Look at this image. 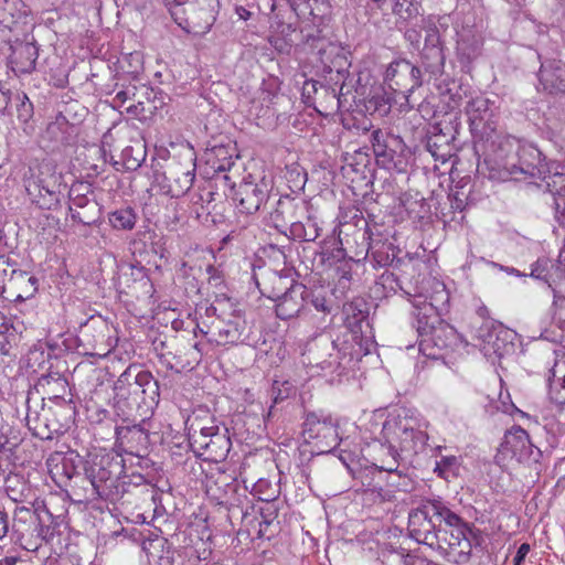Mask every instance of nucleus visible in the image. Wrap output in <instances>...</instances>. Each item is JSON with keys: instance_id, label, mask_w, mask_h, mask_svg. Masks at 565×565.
<instances>
[{"instance_id": "nucleus-1", "label": "nucleus", "mask_w": 565, "mask_h": 565, "mask_svg": "<svg viewBox=\"0 0 565 565\" xmlns=\"http://www.w3.org/2000/svg\"><path fill=\"white\" fill-rule=\"evenodd\" d=\"M120 463L113 461L108 457L100 458L85 468V477L81 478L87 482L89 488H84L85 499H103L107 501H117L121 497L122 486L119 482Z\"/></svg>"}, {"instance_id": "nucleus-2", "label": "nucleus", "mask_w": 565, "mask_h": 565, "mask_svg": "<svg viewBox=\"0 0 565 565\" xmlns=\"http://www.w3.org/2000/svg\"><path fill=\"white\" fill-rule=\"evenodd\" d=\"M497 108L494 103L483 95L470 98L465 107L470 131L475 139L491 141L497 137Z\"/></svg>"}, {"instance_id": "nucleus-3", "label": "nucleus", "mask_w": 565, "mask_h": 565, "mask_svg": "<svg viewBox=\"0 0 565 565\" xmlns=\"http://www.w3.org/2000/svg\"><path fill=\"white\" fill-rule=\"evenodd\" d=\"M23 184L30 201L40 209L52 210L60 203V184L54 174L44 175L36 167H29Z\"/></svg>"}, {"instance_id": "nucleus-4", "label": "nucleus", "mask_w": 565, "mask_h": 565, "mask_svg": "<svg viewBox=\"0 0 565 565\" xmlns=\"http://www.w3.org/2000/svg\"><path fill=\"white\" fill-rule=\"evenodd\" d=\"M303 435L308 440H317L321 451H330L340 443L337 420L322 412L307 414Z\"/></svg>"}, {"instance_id": "nucleus-5", "label": "nucleus", "mask_w": 565, "mask_h": 565, "mask_svg": "<svg viewBox=\"0 0 565 565\" xmlns=\"http://www.w3.org/2000/svg\"><path fill=\"white\" fill-rule=\"evenodd\" d=\"M500 454L525 465L537 463L542 456L541 450L532 444L527 431L520 426H513L505 433Z\"/></svg>"}, {"instance_id": "nucleus-6", "label": "nucleus", "mask_w": 565, "mask_h": 565, "mask_svg": "<svg viewBox=\"0 0 565 565\" xmlns=\"http://www.w3.org/2000/svg\"><path fill=\"white\" fill-rule=\"evenodd\" d=\"M384 82L390 89L407 97L422 86V72L407 60H396L387 66Z\"/></svg>"}, {"instance_id": "nucleus-7", "label": "nucleus", "mask_w": 565, "mask_h": 565, "mask_svg": "<svg viewBox=\"0 0 565 565\" xmlns=\"http://www.w3.org/2000/svg\"><path fill=\"white\" fill-rule=\"evenodd\" d=\"M504 169L514 180L546 179L547 173H551L542 153L534 147H521L518 151V162H507Z\"/></svg>"}, {"instance_id": "nucleus-8", "label": "nucleus", "mask_w": 565, "mask_h": 565, "mask_svg": "<svg viewBox=\"0 0 565 565\" xmlns=\"http://www.w3.org/2000/svg\"><path fill=\"white\" fill-rule=\"evenodd\" d=\"M436 518L434 514V504L431 501L423 503L420 507L411 511L408 515V531L411 537L420 544L429 547L438 545L436 526Z\"/></svg>"}, {"instance_id": "nucleus-9", "label": "nucleus", "mask_w": 565, "mask_h": 565, "mask_svg": "<svg viewBox=\"0 0 565 565\" xmlns=\"http://www.w3.org/2000/svg\"><path fill=\"white\" fill-rule=\"evenodd\" d=\"M424 312L417 313V323L415 326L418 337L420 338L419 345L433 343L439 349H446L449 347L448 339H455V330L448 326H444L436 313L434 317H429L426 306L422 308Z\"/></svg>"}, {"instance_id": "nucleus-10", "label": "nucleus", "mask_w": 565, "mask_h": 565, "mask_svg": "<svg viewBox=\"0 0 565 565\" xmlns=\"http://www.w3.org/2000/svg\"><path fill=\"white\" fill-rule=\"evenodd\" d=\"M307 296V288L302 284L289 286L282 292V288L269 290L267 297L276 302V315L279 319H291L301 311Z\"/></svg>"}, {"instance_id": "nucleus-11", "label": "nucleus", "mask_w": 565, "mask_h": 565, "mask_svg": "<svg viewBox=\"0 0 565 565\" xmlns=\"http://www.w3.org/2000/svg\"><path fill=\"white\" fill-rule=\"evenodd\" d=\"M290 7L302 21L321 32V28L327 25L331 19L332 6L330 0H288Z\"/></svg>"}, {"instance_id": "nucleus-12", "label": "nucleus", "mask_w": 565, "mask_h": 565, "mask_svg": "<svg viewBox=\"0 0 565 565\" xmlns=\"http://www.w3.org/2000/svg\"><path fill=\"white\" fill-rule=\"evenodd\" d=\"M204 335L210 334L209 342L217 345L238 344L243 341L246 322L243 316H234L233 319L214 320L209 331L199 328Z\"/></svg>"}, {"instance_id": "nucleus-13", "label": "nucleus", "mask_w": 565, "mask_h": 565, "mask_svg": "<svg viewBox=\"0 0 565 565\" xmlns=\"http://www.w3.org/2000/svg\"><path fill=\"white\" fill-rule=\"evenodd\" d=\"M473 537V530L469 525L456 529H438V545H433L431 548L444 552L448 550L457 551L460 558L467 559L471 554Z\"/></svg>"}, {"instance_id": "nucleus-14", "label": "nucleus", "mask_w": 565, "mask_h": 565, "mask_svg": "<svg viewBox=\"0 0 565 565\" xmlns=\"http://www.w3.org/2000/svg\"><path fill=\"white\" fill-rule=\"evenodd\" d=\"M269 183L262 179L258 183L244 181L235 192L234 201L242 213L253 214L267 201Z\"/></svg>"}, {"instance_id": "nucleus-15", "label": "nucleus", "mask_w": 565, "mask_h": 565, "mask_svg": "<svg viewBox=\"0 0 565 565\" xmlns=\"http://www.w3.org/2000/svg\"><path fill=\"white\" fill-rule=\"evenodd\" d=\"M195 169H184L181 164H174L169 171L158 177L160 191L171 198L184 195L193 185Z\"/></svg>"}, {"instance_id": "nucleus-16", "label": "nucleus", "mask_w": 565, "mask_h": 565, "mask_svg": "<svg viewBox=\"0 0 565 565\" xmlns=\"http://www.w3.org/2000/svg\"><path fill=\"white\" fill-rule=\"evenodd\" d=\"M413 296L423 299L418 303H423L427 309L436 311L437 315L446 310L449 302V294L445 284L431 277L424 278L422 286Z\"/></svg>"}, {"instance_id": "nucleus-17", "label": "nucleus", "mask_w": 565, "mask_h": 565, "mask_svg": "<svg viewBox=\"0 0 565 565\" xmlns=\"http://www.w3.org/2000/svg\"><path fill=\"white\" fill-rule=\"evenodd\" d=\"M388 433H402L404 434L403 440L399 447V452L408 455H415L424 450L426 441L428 439L427 434L417 427V423L414 418L404 416V422H399L396 426L394 424L388 427Z\"/></svg>"}, {"instance_id": "nucleus-18", "label": "nucleus", "mask_w": 565, "mask_h": 565, "mask_svg": "<svg viewBox=\"0 0 565 565\" xmlns=\"http://www.w3.org/2000/svg\"><path fill=\"white\" fill-rule=\"evenodd\" d=\"M81 462L79 456L75 451L52 454L47 460V469L56 482L70 481L77 476L78 465Z\"/></svg>"}, {"instance_id": "nucleus-19", "label": "nucleus", "mask_w": 565, "mask_h": 565, "mask_svg": "<svg viewBox=\"0 0 565 565\" xmlns=\"http://www.w3.org/2000/svg\"><path fill=\"white\" fill-rule=\"evenodd\" d=\"M190 444L194 451H202L200 455H206L214 461L224 459L231 446V441L225 435H216L211 439L210 436H202L195 430L190 435Z\"/></svg>"}, {"instance_id": "nucleus-20", "label": "nucleus", "mask_w": 565, "mask_h": 565, "mask_svg": "<svg viewBox=\"0 0 565 565\" xmlns=\"http://www.w3.org/2000/svg\"><path fill=\"white\" fill-rule=\"evenodd\" d=\"M38 47L32 43H19L12 49L10 64L14 73L29 74L35 68Z\"/></svg>"}, {"instance_id": "nucleus-21", "label": "nucleus", "mask_w": 565, "mask_h": 565, "mask_svg": "<svg viewBox=\"0 0 565 565\" xmlns=\"http://www.w3.org/2000/svg\"><path fill=\"white\" fill-rule=\"evenodd\" d=\"M539 76L544 90L551 94H565V65H542Z\"/></svg>"}, {"instance_id": "nucleus-22", "label": "nucleus", "mask_w": 565, "mask_h": 565, "mask_svg": "<svg viewBox=\"0 0 565 565\" xmlns=\"http://www.w3.org/2000/svg\"><path fill=\"white\" fill-rule=\"evenodd\" d=\"M399 422H404V416H388L386 420L383 423L380 437L377 438L383 450L388 454L397 455V450L399 451V447L403 440L404 434L402 433H388V427L394 424H398Z\"/></svg>"}, {"instance_id": "nucleus-23", "label": "nucleus", "mask_w": 565, "mask_h": 565, "mask_svg": "<svg viewBox=\"0 0 565 565\" xmlns=\"http://www.w3.org/2000/svg\"><path fill=\"white\" fill-rule=\"evenodd\" d=\"M481 39L471 32L462 33L457 41V55L461 63L468 64L481 52Z\"/></svg>"}, {"instance_id": "nucleus-24", "label": "nucleus", "mask_w": 565, "mask_h": 565, "mask_svg": "<svg viewBox=\"0 0 565 565\" xmlns=\"http://www.w3.org/2000/svg\"><path fill=\"white\" fill-rule=\"evenodd\" d=\"M548 394L553 402L565 405V362L555 363L550 371Z\"/></svg>"}, {"instance_id": "nucleus-25", "label": "nucleus", "mask_w": 565, "mask_h": 565, "mask_svg": "<svg viewBox=\"0 0 565 565\" xmlns=\"http://www.w3.org/2000/svg\"><path fill=\"white\" fill-rule=\"evenodd\" d=\"M207 316H215V320L233 319L234 316H243L235 300L226 295L216 296L214 302L206 308Z\"/></svg>"}, {"instance_id": "nucleus-26", "label": "nucleus", "mask_w": 565, "mask_h": 565, "mask_svg": "<svg viewBox=\"0 0 565 565\" xmlns=\"http://www.w3.org/2000/svg\"><path fill=\"white\" fill-rule=\"evenodd\" d=\"M308 40H312V46L317 49V54L319 56V61L322 64V68H326L329 63L333 61L337 56L342 54V46L338 43L331 42L323 38L315 36L311 33L307 34Z\"/></svg>"}, {"instance_id": "nucleus-27", "label": "nucleus", "mask_w": 565, "mask_h": 565, "mask_svg": "<svg viewBox=\"0 0 565 565\" xmlns=\"http://www.w3.org/2000/svg\"><path fill=\"white\" fill-rule=\"evenodd\" d=\"M136 386L141 388L142 393L147 392L149 385L157 386V382H153V377L148 371H139L137 374H132L131 369H127L117 380L115 388L120 391L125 385Z\"/></svg>"}, {"instance_id": "nucleus-28", "label": "nucleus", "mask_w": 565, "mask_h": 565, "mask_svg": "<svg viewBox=\"0 0 565 565\" xmlns=\"http://www.w3.org/2000/svg\"><path fill=\"white\" fill-rule=\"evenodd\" d=\"M290 233L294 238L303 242H313L320 236V227L316 218L307 216L306 222L296 221L290 224Z\"/></svg>"}, {"instance_id": "nucleus-29", "label": "nucleus", "mask_w": 565, "mask_h": 565, "mask_svg": "<svg viewBox=\"0 0 565 565\" xmlns=\"http://www.w3.org/2000/svg\"><path fill=\"white\" fill-rule=\"evenodd\" d=\"M431 504H434V514L436 520L444 522V526L439 525L438 529H456L468 526V524L463 522L459 515L444 505L440 501H431Z\"/></svg>"}, {"instance_id": "nucleus-30", "label": "nucleus", "mask_w": 565, "mask_h": 565, "mask_svg": "<svg viewBox=\"0 0 565 565\" xmlns=\"http://www.w3.org/2000/svg\"><path fill=\"white\" fill-rule=\"evenodd\" d=\"M108 220L115 230L130 231L136 225L137 215L134 209L127 206L111 212Z\"/></svg>"}, {"instance_id": "nucleus-31", "label": "nucleus", "mask_w": 565, "mask_h": 565, "mask_svg": "<svg viewBox=\"0 0 565 565\" xmlns=\"http://www.w3.org/2000/svg\"><path fill=\"white\" fill-rule=\"evenodd\" d=\"M350 63L348 61V52L342 49V54L333 58L322 72L330 75V81L338 84L343 81L349 73Z\"/></svg>"}, {"instance_id": "nucleus-32", "label": "nucleus", "mask_w": 565, "mask_h": 565, "mask_svg": "<svg viewBox=\"0 0 565 565\" xmlns=\"http://www.w3.org/2000/svg\"><path fill=\"white\" fill-rule=\"evenodd\" d=\"M422 58L425 61L429 72L437 73L444 70L446 58L441 46L423 49Z\"/></svg>"}, {"instance_id": "nucleus-33", "label": "nucleus", "mask_w": 565, "mask_h": 565, "mask_svg": "<svg viewBox=\"0 0 565 565\" xmlns=\"http://www.w3.org/2000/svg\"><path fill=\"white\" fill-rule=\"evenodd\" d=\"M513 335L511 330L504 329L502 326L494 327L491 332L488 333L484 342L492 343L494 353L502 355L505 352V345H501L500 341L508 340Z\"/></svg>"}, {"instance_id": "nucleus-34", "label": "nucleus", "mask_w": 565, "mask_h": 565, "mask_svg": "<svg viewBox=\"0 0 565 565\" xmlns=\"http://www.w3.org/2000/svg\"><path fill=\"white\" fill-rule=\"evenodd\" d=\"M372 146L377 158L392 159L393 151L390 149L387 137L382 130H374L372 132Z\"/></svg>"}, {"instance_id": "nucleus-35", "label": "nucleus", "mask_w": 565, "mask_h": 565, "mask_svg": "<svg viewBox=\"0 0 565 565\" xmlns=\"http://www.w3.org/2000/svg\"><path fill=\"white\" fill-rule=\"evenodd\" d=\"M17 117L21 122H28L33 116V105L24 93L15 95Z\"/></svg>"}, {"instance_id": "nucleus-36", "label": "nucleus", "mask_w": 565, "mask_h": 565, "mask_svg": "<svg viewBox=\"0 0 565 565\" xmlns=\"http://www.w3.org/2000/svg\"><path fill=\"white\" fill-rule=\"evenodd\" d=\"M422 29L425 32V43L423 49L441 46L439 30L435 23H433L431 21L423 20Z\"/></svg>"}, {"instance_id": "nucleus-37", "label": "nucleus", "mask_w": 565, "mask_h": 565, "mask_svg": "<svg viewBox=\"0 0 565 565\" xmlns=\"http://www.w3.org/2000/svg\"><path fill=\"white\" fill-rule=\"evenodd\" d=\"M457 466L458 461L456 457H443L439 461L436 462L435 472H437L439 477L448 480L450 477L456 476L455 469Z\"/></svg>"}, {"instance_id": "nucleus-38", "label": "nucleus", "mask_w": 565, "mask_h": 565, "mask_svg": "<svg viewBox=\"0 0 565 565\" xmlns=\"http://www.w3.org/2000/svg\"><path fill=\"white\" fill-rule=\"evenodd\" d=\"M363 306L362 301H351L344 305L343 310L350 323H356L366 318L367 311L362 308Z\"/></svg>"}, {"instance_id": "nucleus-39", "label": "nucleus", "mask_w": 565, "mask_h": 565, "mask_svg": "<svg viewBox=\"0 0 565 565\" xmlns=\"http://www.w3.org/2000/svg\"><path fill=\"white\" fill-rule=\"evenodd\" d=\"M66 128L67 122L63 118L62 120L50 122L46 127V135L56 142H64Z\"/></svg>"}, {"instance_id": "nucleus-40", "label": "nucleus", "mask_w": 565, "mask_h": 565, "mask_svg": "<svg viewBox=\"0 0 565 565\" xmlns=\"http://www.w3.org/2000/svg\"><path fill=\"white\" fill-rule=\"evenodd\" d=\"M96 212L94 210H88L81 212L76 209L70 207V214L73 222L81 223L83 225H92L96 222Z\"/></svg>"}, {"instance_id": "nucleus-41", "label": "nucleus", "mask_w": 565, "mask_h": 565, "mask_svg": "<svg viewBox=\"0 0 565 565\" xmlns=\"http://www.w3.org/2000/svg\"><path fill=\"white\" fill-rule=\"evenodd\" d=\"M551 181L547 182V186L551 192H555L562 195L565 192V172L555 171L552 175H548Z\"/></svg>"}, {"instance_id": "nucleus-42", "label": "nucleus", "mask_w": 565, "mask_h": 565, "mask_svg": "<svg viewBox=\"0 0 565 565\" xmlns=\"http://www.w3.org/2000/svg\"><path fill=\"white\" fill-rule=\"evenodd\" d=\"M550 260L548 259H537L532 266H531V276L537 279H543L545 281L547 280V268H548Z\"/></svg>"}, {"instance_id": "nucleus-43", "label": "nucleus", "mask_w": 565, "mask_h": 565, "mask_svg": "<svg viewBox=\"0 0 565 565\" xmlns=\"http://www.w3.org/2000/svg\"><path fill=\"white\" fill-rule=\"evenodd\" d=\"M422 26H423V23L411 26V28L406 29L405 34H404L406 41L409 42V44L416 49H419V45H420L422 31H423Z\"/></svg>"}, {"instance_id": "nucleus-44", "label": "nucleus", "mask_w": 565, "mask_h": 565, "mask_svg": "<svg viewBox=\"0 0 565 565\" xmlns=\"http://www.w3.org/2000/svg\"><path fill=\"white\" fill-rule=\"evenodd\" d=\"M269 280L273 282L271 290L276 288V290H279L282 288V292L286 291L289 286L295 285L294 280L290 279L288 276H281L277 273H271L269 276Z\"/></svg>"}, {"instance_id": "nucleus-45", "label": "nucleus", "mask_w": 565, "mask_h": 565, "mask_svg": "<svg viewBox=\"0 0 565 565\" xmlns=\"http://www.w3.org/2000/svg\"><path fill=\"white\" fill-rule=\"evenodd\" d=\"M70 207L76 209L79 211V209H88L98 211L97 203L94 201H90L86 195H76L72 199V205Z\"/></svg>"}, {"instance_id": "nucleus-46", "label": "nucleus", "mask_w": 565, "mask_h": 565, "mask_svg": "<svg viewBox=\"0 0 565 565\" xmlns=\"http://www.w3.org/2000/svg\"><path fill=\"white\" fill-rule=\"evenodd\" d=\"M387 454V458L382 460V463L379 467L380 470L387 472H395L398 468V458L401 457V452L397 450V455Z\"/></svg>"}, {"instance_id": "nucleus-47", "label": "nucleus", "mask_w": 565, "mask_h": 565, "mask_svg": "<svg viewBox=\"0 0 565 565\" xmlns=\"http://www.w3.org/2000/svg\"><path fill=\"white\" fill-rule=\"evenodd\" d=\"M206 493L215 499L220 504H232L231 499L227 497V492L224 494H217L216 490L210 483L206 484Z\"/></svg>"}, {"instance_id": "nucleus-48", "label": "nucleus", "mask_w": 565, "mask_h": 565, "mask_svg": "<svg viewBox=\"0 0 565 565\" xmlns=\"http://www.w3.org/2000/svg\"><path fill=\"white\" fill-rule=\"evenodd\" d=\"M15 520L19 522H28L34 519V514L31 509L25 507H20L15 509L14 512Z\"/></svg>"}, {"instance_id": "nucleus-49", "label": "nucleus", "mask_w": 565, "mask_h": 565, "mask_svg": "<svg viewBox=\"0 0 565 565\" xmlns=\"http://www.w3.org/2000/svg\"><path fill=\"white\" fill-rule=\"evenodd\" d=\"M167 2V4H171V3H175V7L174 9H171V15L172 18L174 19V21L182 28V29H188V24H186V21H183L182 19H180L178 17V11L180 10V6L182 4V1L183 0H164Z\"/></svg>"}, {"instance_id": "nucleus-50", "label": "nucleus", "mask_w": 565, "mask_h": 565, "mask_svg": "<svg viewBox=\"0 0 565 565\" xmlns=\"http://www.w3.org/2000/svg\"><path fill=\"white\" fill-rule=\"evenodd\" d=\"M135 90L136 87H131L117 92L114 102L117 103L118 106H122L130 98L131 95H135Z\"/></svg>"}, {"instance_id": "nucleus-51", "label": "nucleus", "mask_w": 565, "mask_h": 565, "mask_svg": "<svg viewBox=\"0 0 565 565\" xmlns=\"http://www.w3.org/2000/svg\"><path fill=\"white\" fill-rule=\"evenodd\" d=\"M9 515L4 509H0V540L4 539L9 533Z\"/></svg>"}, {"instance_id": "nucleus-52", "label": "nucleus", "mask_w": 565, "mask_h": 565, "mask_svg": "<svg viewBox=\"0 0 565 565\" xmlns=\"http://www.w3.org/2000/svg\"><path fill=\"white\" fill-rule=\"evenodd\" d=\"M202 351H203L202 344L199 342L194 343L192 345V348L189 350V352L186 353V355H189L191 359L189 361V363L193 362V363L198 364L201 360Z\"/></svg>"}, {"instance_id": "nucleus-53", "label": "nucleus", "mask_w": 565, "mask_h": 565, "mask_svg": "<svg viewBox=\"0 0 565 565\" xmlns=\"http://www.w3.org/2000/svg\"><path fill=\"white\" fill-rule=\"evenodd\" d=\"M530 552V545L527 543H523L518 548L516 555L513 558L514 565H521Z\"/></svg>"}, {"instance_id": "nucleus-54", "label": "nucleus", "mask_w": 565, "mask_h": 565, "mask_svg": "<svg viewBox=\"0 0 565 565\" xmlns=\"http://www.w3.org/2000/svg\"><path fill=\"white\" fill-rule=\"evenodd\" d=\"M312 306L321 312H328L329 308L327 306V300L323 296L317 295L311 298Z\"/></svg>"}, {"instance_id": "nucleus-55", "label": "nucleus", "mask_w": 565, "mask_h": 565, "mask_svg": "<svg viewBox=\"0 0 565 565\" xmlns=\"http://www.w3.org/2000/svg\"><path fill=\"white\" fill-rule=\"evenodd\" d=\"M282 386H284V391L279 388L278 393L274 397L275 403H278L279 401H282L286 397H288V395L292 388L291 384L287 381L282 383Z\"/></svg>"}, {"instance_id": "nucleus-56", "label": "nucleus", "mask_w": 565, "mask_h": 565, "mask_svg": "<svg viewBox=\"0 0 565 565\" xmlns=\"http://www.w3.org/2000/svg\"><path fill=\"white\" fill-rule=\"evenodd\" d=\"M199 434L202 436H210L211 439H212V437L214 438L216 435H221L218 433L217 426L200 427Z\"/></svg>"}, {"instance_id": "nucleus-57", "label": "nucleus", "mask_w": 565, "mask_h": 565, "mask_svg": "<svg viewBox=\"0 0 565 565\" xmlns=\"http://www.w3.org/2000/svg\"><path fill=\"white\" fill-rule=\"evenodd\" d=\"M151 565H173V558L170 553L167 552L166 554L160 555L154 564Z\"/></svg>"}, {"instance_id": "nucleus-58", "label": "nucleus", "mask_w": 565, "mask_h": 565, "mask_svg": "<svg viewBox=\"0 0 565 565\" xmlns=\"http://www.w3.org/2000/svg\"><path fill=\"white\" fill-rule=\"evenodd\" d=\"M9 330V324L4 315L0 312V334H4Z\"/></svg>"}, {"instance_id": "nucleus-59", "label": "nucleus", "mask_w": 565, "mask_h": 565, "mask_svg": "<svg viewBox=\"0 0 565 565\" xmlns=\"http://www.w3.org/2000/svg\"><path fill=\"white\" fill-rule=\"evenodd\" d=\"M2 565H15L18 558L14 556H6L4 558L0 559Z\"/></svg>"}, {"instance_id": "nucleus-60", "label": "nucleus", "mask_w": 565, "mask_h": 565, "mask_svg": "<svg viewBox=\"0 0 565 565\" xmlns=\"http://www.w3.org/2000/svg\"><path fill=\"white\" fill-rule=\"evenodd\" d=\"M113 348H114V345L109 343V344H107L106 348H103L99 351L95 352V354L100 355V356L106 355L111 351Z\"/></svg>"}, {"instance_id": "nucleus-61", "label": "nucleus", "mask_w": 565, "mask_h": 565, "mask_svg": "<svg viewBox=\"0 0 565 565\" xmlns=\"http://www.w3.org/2000/svg\"><path fill=\"white\" fill-rule=\"evenodd\" d=\"M396 557H398V559L405 565H408L411 562H413V557L409 555L396 554Z\"/></svg>"}, {"instance_id": "nucleus-62", "label": "nucleus", "mask_w": 565, "mask_h": 565, "mask_svg": "<svg viewBox=\"0 0 565 565\" xmlns=\"http://www.w3.org/2000/svg\"><path fill=\"white\" fill-rule=\"evenodd\" d=\"M126 166H127L128 169H137L140 166V160L139 159H134L132 162L127 161Z\"/></svg>"}, {"instance_id": "nucleus-63", "label": "nucleus", "mask_w": 565, "mask_h": 565, "mask_svg": "<svg viewBox=\"0 0 565 565\" xmlns=\"http://www.w3.org/2000/svg\"><path fill=\"white\" fill-rule=\"evenodd\" d=\"M317 82L316 81H309V82H306L305 84V90H308L309 92V87L312 88V90L317 92Z\"/></svg>"}, {"instance_id": "nucleus-64", "label": "nucleus", "mask_w": 565, "mask_h": 565, "mask_svg": "<svg viewBox=\"0 0 565 565\" xmlns=\"http://www.w3.org/2000/svg\"><path fill=\"white\" fill-rule=\"evenodd\" d=\"M266 484H267V483H266V481H264V480H259V481L254 486V491H255V493L260 494V487H264V486H266Z\"/></svg>"}]
</instances>
